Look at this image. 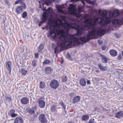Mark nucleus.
I'll return each instance as SVG.
<instances>
[{"label": "nucleus", "mask_w": 123, "mask_h": 123, "mask_svg": "<svg viewBox=\"0 0 123 123\" xmlns=\"http://www.w3.org/2000/svg\"><path fill=\"white\" fill-rule=\"evenodd\" d=\"M100 18L86 20L85 26H80L75 23H68L65 17L59 15L56 24L48 23L46 27L50 29L49 32L51 37L56 40L57 46L53 43L51 48L54 49L55 54L58 53L64 50L66 48L69 47L72 44L77 46L85 43L90 39L94 38L96 36H102L105 30L98 26H105V12L98 11Z\"/></svg>", "instance_id": "1"}, {"label": "nucleus", "mask_w": 123, "mask_h": 123, "mask_svg": "<svg viewBox=\"0 0 123 123\" xmlns=\"http://www.w3.org/2000/svg\"><path fill=\"white\" fill-rule=\"evenodd\" d=\"M50 85L51 87L53 89H56L59 86L58 81L56 80H53L50 82Z\"/></svg>", "instance_id": "2"}, {"label": "nucleus", "mask_w": 123, "mask_h": 123, "mask_svg": "<svg viewBox=\"0 0 123 123\" xmlns=\"http://www.w3.org/2000/svg\"><path fill=\"white\" fill-rule=\"evenodd\" d=\"M38 119L41 123H47V120L44 114H40L38 117Z\"/></svg>", "instance_id": "3"}, {"label": "nucleus", "mask_w": 123, "mask_h": 123, "mask_svg": "<svg viewBox=\"0 0 123 123\" xmlns=\"http://www.w3.org/2000/svg\"><path fill=\"white\" fill-rule=\"evenodd\" d=\"M22 3L23 4L21 6H18L16 8V11L18 14H19L22 11V8H26L25 4L24 3Z\"/></svg>", "instance_id": "4"}, {"label": "nucleus", "mask_w": 123, "mask_h": 123, "mask_svg": "<svg viewBox=\"0 0 123 123\" xmlns=\"http://www.w3.org/2000/svg\"><path fill=\"white\" fill-rule=\"evenodd\" d=\"M12 63L10 61H8L6 62V68L8 72V73L10 74L11 73L12 68Z\"/></svg>", "instance_id": "5"}, {"label": "nucleus", "mask_w": 123, "mask_h": 123, "mask_svg": "<svg viewBox=\"0 0 123 123\" xmlns=\"http://www.w3.org/2000/svg\"><path fill=\"white\" fill-rule=\"evenodd\" d=\"M37 109V107L35 106L33 107L32 108H27L26 109V111L30 114H32L35 113L34 111Z\"/></svg>", "instance_id": "6"}, {"label": "nucleus", "mask_w": 123, "mask_h": 123, "mask_svg": "<svg viewBox=\"0 0 123 123\" xmlns=\"http://www.w3.org/2000/svg\"><path fill=\"white\" fill-rule=\"evenodd\" d=\"M37 101L38 105L40 108H43L44 107L45 103L44 101L38 99L37 100Z\"/></svg>", "instance_id": "7"}, {"label": "nucleus", "mask_w": 123, "mask_h": 123, "mask_svg": "<svg viewBox=\"0 0 123 123\" xmlns=\"http://www.w3.org/2000/svg\"><path fill=\"white\" fill-rule=\"evenodd\" d=\"M22 118L20 117H16L14 119L13 123H23Z\"/></svg>", "instance_id": "8"}, {"label": "nucleus", "mask_w": 123, "mask_h": 123, "mask_svg": "<svg viewBox=\"0 0 123 123\" xmlns=\"http://www.w3.org/2000/svg\"><path fill=\"white\" fill-rule=\"evenodd\" d=\"M99 56L101 57V61L103 63H107V61L109 59L106 56L102 54H100Z\"/></svg>", "instance_id": "9"}, {"label": "nucleus", "mask_w": 123, "mask_h": 123, "mask_svg": "<svg viewBox=\"0 0 123 123\" xmlns=\"http://www.w3.org/2000/svg\"><path fill=\"white\" fill-rule=\"evenodd\" d=\"M29 99L26 97L23 98L21 99V102L23 105H26L29 102Z\"/></svg>", "instance_id": "10"}, {"label": "nucleus", "mask_w": 123, "mask_h": 123, "mask_svg": "<svg viewBox=\"0 0 123 123\" xmlns=\"http://www.w3.org/2000/svg\"><path fill=\"white\" fill-rule=\"evenodd\" d=\"M53 69L49 67H46L45 69V72L47 74H49L53 72Z\"/></svg>", "instance_id": "11"}, {"label": "nucleus", "mask_w": 123, "mask_h": 123, "mask_svg": "<svg viewBox=\"0 0 123 123\" xmlns=\"http://www.w3.org/2000/svg\"><path fill=\"white\" fill-rule=\"evenodd\" d=\"M120 14L119 10L116 9L114 10L112 12V16L113 17H116L119 16Z\"/></svg>", "instance_id": "12"}, {"label": "nucleus", "mask_w": 123, "mask_h": 123, "mask_svg": "<svg viewBox=\"0 0 123 123\" xmlns=\"http://www.w3.org/2000/svg\"><path fill=\"white\" fill-rule=\"evenodd\" d=\"M15 111L14 109L11 110L9 111L10 116L12 117H14L18 116V115L15 113Z\"/></svg>", "instance_id": "13"}, {"label": "nucleus", "mask_w": 123, "mask_h": 123, "mask_svg": "<svg viewBox=\"0 0 123 123\" xmlns=\"http://www.w3.org/2000/svg\"><path fill=\"white\" fill-rule=\"evenodd\" d=\"M109 52L111 55L113 56H115L117 55V51L114 50L112 49L110 50Z\"/></svg>", "instance_id": "14"}, {"label": "nucleus", "mask_w": 123, "mask_h": 123, "mask_svg": "<svg viewBox=\"0 0 123 123\" xmlns=\"http://www.w3.org/2000/svg\"><path fill=\"white\" fill-rule=\"evenodd\" d=\"M80 99V97L79 96H77L75 97L73 99V102L75 103L78 102Z\"/></svg>", "instance_id": "15"}, {"label": "nucleus", "mask_w": 123, "mask_h": 123, "mask_svg": "<svg viewBox=\"0 0 123 123\" xmlns=\"http://www.w3.org/2000/svg\"><path fill=\"white\" fill-rule=\"evenodd\" d=\"M80 85L82 86H84L86 85V82L84 79H81L80 80Z\"/></svg>", "instance_id": "16"}, {"label": "nucleus", "mask_w": 123, "mask_h": 123, "mask_svg": "<svg viewBox=\"0 0 123 123\" xmlns=\"http://www.w3.org/2000/svg\"><path fill=\"white\" fill-rule=\"evenodd\" d=\"M98 67L101 70L104 71L106 70V67L102 65L101 64L98 63Z\"/></svg>", "instance_id": "17"}, {"label": "nucleus", "mask_w": 123, "mask_h": 123, "mask_svg": "<svg viewBox=\"0 0 123 123\" xmlns=\"http://www.w3.org/2000/svg\"><path fill=\"white\" fill-rule=\"evenodd\" d=\"M89 116L87 115H83L81 117V119L82 121H86L89 119Z\"/></svg>", "instance_id": "18"}, {"label": "nucleus", "mask_w": 123, "mask_h": 123, "mask_svg": "<svg viewBox=\"0 0 123 123\" xmlns=\"http://www.w3.org/2000/svg\"><path fill=\"white\" fill-rule=\"evenodd\" d=\"M122 111H120L117 112L116 114L115 117L117 118H119L122 117Z\"/></svg>", "instance_id": "19"}, {"label": "nucleus", "mask_w": 123, "mask_h": 123, "mask_svg": "<svg viewBox=\"0 0 123 123\" xmlns=\"http://www.w3.org/2000/svg\"><path fill=\"white\" fill-rule=\"evenodd\" d=\"M44 48V45L42 44H41L39 46L38 48L37 49L38 51L39 52H40Z\"/></svg>", "instance_id": "20"}, {"label": "nucleus", "mask_w": 123, "mask_h": 123, "mask_svg": "<svg viewBox=\"0 0 123 123\" xmlns=\"http://www.w3.org/2000/svg\"><path fill=\"white\" fill-rule=\"evenodd\" d=\"M84 1H86L89 4H92V2L90 0H81V2L83 5H85V4Z\"/></svg>", "instance_id": "21"}, {"label": "nucleus", "mask_w": 123, "mask_h": 123, "mask_svg": "<svg viewBox=\"0 0 123 123\" xmlns=\"http://www.w3.org/2000/svg\"><path fill=\"white\" fill-rule=\"evenodd\" d=\"M50 63L51 61L50 60L48 59H46L43 62V65L49 64Z\"/></svg>", "instance_id": "22"}, {"label": "nucleus", "mask_w": 123, "mask_h": 123, "mask_svg": "<svg viewBox=\"0 0 123 123\" xmlns=\"http://www.w3.org/2000/svg\"><path fill=\"white\" fill-rule=\"evenodd\" d=\"M37 61L35 60H33L32 61L31 64L34 67H35L37 66Z\"/></svg>", "instance_id": "23"}, {"label": "nucleus", "mask_w": 123, "mask_h": 123, "mask_svg": "<svg viewBox=\"0 0 123 123\" xmlns=\"http://www.w3.org/2000/svg\"><path fill=\"white\" fill-rule=\"evenodd\" d=\"M45 84L44 82H41L39 84V86L40 88H43L45 87Z\"/></svg>", "instance_id": "24"}, {"label": "nucleus", "mask_w": 123, "mask_h": 123, "mask_svg": "<svg viewBox=\"0 0 123 123\" xmlns=\"http://www.w3.org/2000/svg\"><path fill=\"white\" fill-rule=\"evenodd\" d=\"M56 105H52L51 108V111H55L56 110Z\"/></svg>", "instance_id": "25"}, {"label": "nucleus", "mask_w": 123, "mask_h": 123, "mask_svg": "<svg viewBox=\"0 0 123 123\" xmlns=\"http://www.w3.org/2000/svg\"><path fill=\"white\" fill-rule=\"evenodd\" d=\"M22 0H17L15 2L14 4H16L19 3H21V5H22L23 4L22 3L23 2H22Z\"/></svg>", "instance_id": "26"}, {"label": "nucleus", "mask_w": 123, "mask_h": 123, "mask_svg": "<svg viewBox=\"0 0 123 123\" xmlns=\"http://www.w3.org/2000/svg\"><path fill=\"white\" fill-rule=\"evenodd\" d=\"M66 57L67 59H69L70 60H73L72 58H71L70 55H69L68 53H67L66 55Z\"/></svg>", "instance_id": "27"}, {"label": "nucleus", "mask_w": 123, "mask_h": 123, "mask_svg": "<svg viewBox=\"0 0 123 123\" xmlns=\"http://www.w3.org/2000/svg\"><path fill=\"white\" fill-rule=\"evenodd\" d=\"M21 73L23 75H25L27 73V71L24 69H22L21 71Z\"/></svg>", "instance_id": "28"}, {"label": "nucleus", "mask_w": 123, "mask_h": 123, "mask_svg": "<svg viewBox=\"0 0 123 123\" xmlns=\"http://www.w3.org/2000/svg\"><path fill=\"white\" fill-rule=\"evenodd\" d=\"M83 7L82 6H78V9L79 10V11L78 12L79 13H80V12L81 11H82L83 9Z\"/></svg>", "instance_id": "29"}, {"label": "nucleus", "mask_w": 123, "mask_h": 123, "mask_svg": "<svg viewBox=\"0 0 123 123\" xmlns=\"http://www.w3.org/2000/svg\"><path fill=\"white\" fill-rule=\"evenodd\" d=\"M5 4L8 6H10L11 3H10L9 1L8 0H6L4 1Z\"/></svg>", "instance_id": "30"}, {"label": "nucleus", "mask_w": 123, "mask_h": 123, "mask_svg": "<svg viewBox=\"0 0 123 123\" xmlns=\"http://www.w3.org/2000/svg\"><path fill=\"white\" fill-rule=\"evenodd\" d=\"M60 104L62 105V107L63 108L64 110H65L66 107L65 105L64 104L63 101H61L60 102Z\"/></svg>", "instance_id": "31"}, {"label": "nucleus", "mask_w": 123, "mask_h": 123, "mask_svg": "<svg viewBox=\"0 0 123 123\" xmlns=\"http://www.w3.org/2000/svg\"><path fill=\"white\" fill-rule=\"evenodd\" d=\"M27 16V13L26 12H23L22 14V17L23 18H25Z\"/></svg>", "instance_id": "32"}, {"label": "nucleus", "mask_w": 123, "mask_h": 123, "mask_svg": "<svg viewBox=\"0 0 123 123\" xmlns=\"http://www.w3.org/2000/svg\"><path fill=\"white\" fill-rule=\"evenodd\" d=\"M67 79L66 76L63 77H62V81L63 82H64L67 80Z\"/></svg>", "instance_id": "33"}, {"label": "nucleus", "mask_w": 123, "mask_h": 123, "mask_svg": "<svg viewBox=\"0 0 123 123\" xmlns=\"http://www.w3.org/2000/svg\"><path fill=\"white\" fill-rule=\"evenodd\" d=\"M89 123H95L94 121V119H91L89 120Z\"/></svg>", "instance_id": "34"}, {"label": "nucleus", "mask_w": 123, "mask_h": 123, "mask_svg": "<svg viewBox=\"0 0 123 123\" xmlns=\"http://www.w3.org/2000/svg\"><path fill=\"white\" fill-rule=\"evenodd\" d=\"M47 19L45 17H43L41 21L42 22V23H43L47 20Z\"/></svg>", "instance_id": "35"}, {"label": "nucleus", "mask_w": 123, "mask_h": 123, "mask_svg": "<svg viewBox=\"0 0 123 123\" xmlns=\"http://www.w3.org/2000/svg\"><path fill=\"white\" fill-rule=\"evenodd\" d=\"M117 58V59L119 60H121L122 59V57L120 54H119V55H118Z\"/></svg>", "instance_id": "36"}, {"label": "nucleus", "mask_w": 123, "mask_h": 123, "mask_svg": "<svg viewBox=\"0 0 123 123\" xmlns=\"http://www.w3.org/2000/svg\"><path fill=\"white\" fill-rule=\"evenodd\" d=\"M6 99L9 101H10L11 100V99L9 96H7L6 98Z\"/></svg>", "instance_id": "37"}, {"label": "nucleus", "mask_w": 123, "mask_h": 123, "mask_svg": "<svg viewBox=\"0 0 123 123\" xmlns=\"http://www.w3.org/2000/svg\"><path fill=\"white\" fill-rule=\"evenodd\" d=\"M44 10L46 11L49 12H50L51 9L50 7H49L46 10L45 9V10Z\"/></svg>", "instance_id": "38"}, {"label": "nucleus", "mask_w": 123, "mask_h": 123, "mask_svg": "<svg viewBox=\"0 0 123 123\" xmlns=\"http://www.w3.org/2000/svg\"><path fill=\"white\" fill-rule=\"evenodd\" d=\"M35 57L36 58H38V53L37 52L35 54Z\"/></svg>", "instance_id": "39"}, {"label": "nucleus", "mask_w": 123, "mask_h": 123, "mask_svg": "<svg viewBox=\"0 0 123 123\" xmlns=\"http://www.w3.org/2000/svg\"><path fill=\"white\" fill-rule=\"evenodd\" d=\"M101 49L103 50H105L106 49V48L105 46L103 45L101 47Z\"/></svg>", "instance_id": "40"}, {"label": "nucleus", "mask_w": 123, "mask_h": 123, "mask_svg": "<svg viewBox=\"0 0 123 123\" xmlns=\"http://www.w3.org/2000/svg\"><path fill=\"white\" fill-rule=\"evenodd\" d=\"M80 0H71V1L73 2H75L76 1H79Z\"/></svg>", "instance_id": "41"}, {"label": "nucleus", "mask_w": 123, "mask_h": 123, "mask_svg": "<svg viewBox=\"0 0 123 123\" xmlns=\"http://www.w3.org/2000/svg\"><path fill=\"white\" fill-rule=\"evenodd\" d=\"M86 83L87 84H90V82L89 80H87L86 81Z\"/></svg>", "instance_id": "42"}, {"label": "nucleus", "mask_w": 123, "mask_h": 123, "mask_svg": "<svg viewBox=\"0 0 123 123\" xmlns=\"http://www.w3.org/2000/svg\"><path fill=\"white\" fill-rule=\"evenodd\" d=\"M115 37H119V35L117 34H115Z\"/></svg>", "instance_id": "43"}, {"label": "nucleus", "mask_w": 123, "mask_h": 123, "mask_svg": "<svg viewBox=\"0 0 123 123\" xmlns=\"http://www.w3.org/2000/svg\"><path fill=\"white\" fill-rule=\"evenodd\" d=\"M98 109V108L97 107H95L94 109V111H96V110Z\"/></svg>", "instance_id": "44"}, {"label": "nucleus", "mask_w": 123, "mask_h": 123, "mask_svg": "<svg viewBox=\"0 0 123 123\" xmlns=\"http://www.w3.org/2000/svg\"><path fill=\"white\" fill-rule=\"evenodd\" d=\"M37 117V115L35 114H34L33 116V117L34 118L36 117Z\"/></svg>", "instance_id": "45"}, {"label": "nucleus", "mask_w": 123, "mask_h": 123, "mask_svg": "<svg viewBox=\"0 0 123 123\" xmlns=\"http://www.w3.org/2000/svg\"><path fill=\"white\" fill-rule=\"evenodd\" d=\"M42 22L41 21V22H40V23L38 25H39V26H41V25L43 23H42Z\"/></svg>", "instance_id": "46"}, {"label": "nucleus", "mask_w": 123, "mask_h": 123, "mask_svg": "<svg viewBox=\"0 0 123 123\" xmlns=\"http://www.w3.org/2000/svg\"><path fill=\"white\" fill-rule=\"evenodd\" d=\"M63 59H62V61H61V64H62V63H63Z\"/></svg>", "instance_id": "47"}, {"label": "nucleus", "mask_w": 123, "mask_h": 123, "mask_svg": "<svg viewBox=\"0 0 123 123\" xmlns=\"http://www.w3.org/2000/svg\"><path fill=\"white\" fill-rule=\"evenodd\" d=\"M99 41V40H98V43L99 44H101V43H99V41Z\"/></svg>", "instance_id": "48"}, {"label": "nucleus", "mask_w": 123, "mask_h": 123, "mask_svg": "<svg viewBox=\"0 0 123 123\" xmlns=\"http://www.w3.org/2000/svg\"><path fill=\"white\" fill-rule=\"evenodd\" d=\"M122 118H123V111H122Z\"/></svg>", "instance_id": "49"}, {"label": "nucleus", "mask_w": 123, "mask_h": 123, "mask_svg": "<svg viewBox=\"0 0 123 123\" xmlns=\"http://www.w3.org/2000/svg\"><path fill=\"white\" fill-rule=\"evenodd\" d=\"M122 56H123V50L122 52Z\"/></svg>", "instance_id": "50"}, {"label": "nucleus", "mask_w": 123, "mask_h": 123, "mask_svg": "<svg viewBox=\"0 0 123 123\" xmlns=\"http://www.w3.org/2000/svg\"><path fill=\"white\" fill-rule=\"evenodd\" d=\"M99 71V70H97L96 71V72H98Z\"/></svg>", "instance_id": "51"}, {"label": "nucleus", "mask_w": 123, "mask_h": 123, "mask_svg": "<svg viewBox=\"0 0 123 123\" xmlns=\"http://www.w3.org/2000/svg\"><path fill=\"white\" fill-rule=\"evenodd\" d=\"M122 90L123 91V87L122 88Z\"/></svg>", "instance_id": "52"}, {"label": "nucleus", "mask_w": 123, "mask_h": 123, "mask_svg": "<svg viewBox=\"0 0 123 123\" xmlns=\"http://www.w3.org/2000/svg\"><path fill=\"white\" fill-rule=\"evenodd\" d=\"M78 16H79V14H78Z\"/></svg>", "instance_id": "53"}, {"label": "nucleus", "mask_w": 123, "mask_h": 123, "mask_svg": "<svg viewBox=\"0 0 123 123\" xmlns=\"http://www.w3.org/2000/svg\"><path fill=\"white\" fill-rule=\"evenodd\" d=\"M89 123V122H88V123Z\"/></svg>", "instance_id": "54"}, {"label": "nucleus", "mask_w": 123, "mask_h": 123, "mask_svg": "<svg viewBox=\"0 0 123 123\" xmlns=\"http://www.w3.org/2000/svg\"><path fill=\"white\" fill-rule=\"evenodd\" d=\"M75 16H76V14H75Z\"/></svg>", "instance_id": "55"}, {"label": "nucleus", "mask_w": 123, "mask_h": 123, "mask_svg": "<svg viewBox=\"0 0 123 123\" xmlns=\"http://www.w3.org/2000/svg\"><path fill=\"white\" fill-rule=\"evenodd\" d=\"M75 16H76V14H75Z\"/></svg>", "instance_id": "56"}]
</instances>
